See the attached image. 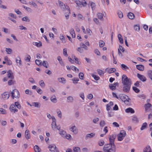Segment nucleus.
<instances>
[{
  "mask_svg": "<svg viewBox=\"0 0 152 152\" xmlns=\"http://www.w3.org/2000/svg\"><path fill=\"white\" fill-rule=\"evenodd\" d=\"M116 137V134H114L109 136V143L105 144L103 148L104 152H115L116 147L114 144L115 140ZM94 152H102L96 151Z\"/></svg>",
  "mask_w": 152,
  "mask_h": 152,
  "instance_id": "f257e3e1",
  "label": "nucleus"
},
{
  "mask_svg": "<svg viewBox=\"0 0 152 152\" xmlns=\"http://www.w3.org/2000/svg\"><path fill=\"white\" fill-rule=\"evenodd\" d=\"M121 80L123 85H131L132 84L131 79L128 78L125 75H122Z\"/></svg>",
  "mask_w": 152,
  "mask_h": 152,
  "instance_id": "f03ea898",
  "label": "nucleus"
},
{
  "mask_svg": "<svg viewBox=\"0 0 152 152\" xmlns=\"http://www.w3.org/2000/svg\"><path fill=\"white\" fill-rule=\"evenodd\" d=\"M126 132L125 131L123 130L121 131L120 133L117 135L118 140L120 141L122 140L124 137L126 136Z\"/></svg>",
  "mask_w": 152,
  "mask_h": 152,
  "instance_id": "7ed1b4c3",
  "label": "nucleus"
},
{
  "mask_svg": "<svg viewBox=\"0 0 152 152\" xmlns=\"http://www.w3.org/2000/svg\"><path fill=\"white\" fill-rule=\"evenodd\" d=\"M11 96L13 99L15 98H19L20 97V93L19 91L16 89L13 90L11 92Z\"/></svg>",
  "mask_w": 152,
  "mask_h": 152,
  "instance_id": "20e7f679",
  "label": "nucleus"
},
{
  "mask_svg": "<svg viewBox=\"0 0 152 152\" xmlns=\"http://www.w3.org/2000/svg\"><path fill=\"white\" fill-rule=\"evenodd\" d=\"M119 97L120 99L123 102H129V100L130 99L129 98V97L125 94H120L119 95Z\"/></svg>",
  "mask_w": 152,
  "mask_h": 152,
  "instance_id": "39448f33",
  "label": "nucleus"
},
{
  "mask_svg": "<svg viewBox=\"0 0 152 152\" xmlns=\"http://www.w3.org/2000/svg\"><path fill=\"white\" fill-rule=\"evenodd\" d=\"M75 2L78 7H80L81 5L85 7L87 4L85 0H83L81 2L79 0H76L75 1Z\"/></svg>",
  "mask_w": 152,
  "mask_h": 152,
  "instance_id": "423d86ee",
  "label": "nucleus"
},
{
  "mask_svg": "<svg viewBox=\"0 0 152 152\" xmlns=\"http://www.w3.org/2000/svg\"><path fill=\"white\" fill-rule=\"evenodd\" d=\"M10 111L12 113H15L17 112L18 110L16 108L15 105L14 104H12L10 106L9 108Z\"/></svg>",
  "mask_w": 152,
  "mask_h": 152,
  "instance_id": "0eeeda50",
  "label": "nucleus"
},
{
  "mask_svg": "<svg viewBox=\"0 0 152 152\" xmlns=\"http://www.w3.org/2000/svg\"><path fill=\"white\" fill-rule=\"evenodd\" d=\"M52 122L51 124L52 128L53 130L56 128V119L54 116H53L52 118Z\"/></svg>",
  "mask_w": 152,
  "mask_h": 152,
  "instance_id": "6e6552de",
  "label": "nucleus"
},
{
  "mask_svg": "<svg viewBox=\"0 0 152 152\" xmlns=\"http://www.w3.org/2000/svg\"><path fill=\"white\" fill-rule=\"evenodd\" d=\"M137 77L142 82H145L146 80V77L143 75H141L139 73L137 74Z\"/></svg>",
  "mask_w": 152,
  "mask_h": 152,
  "instance_id": "1a4fd4ad",
  "label": "nucleus"
},
{
  "mask_svg": "<svg viewBox=\"0 0 152 152\" xmlns=\"http://www.w3.org/2000/svg\"><path fill=\"white\" fill-rule=\"evenodd\" d=\"M123 91L124 92H129L131 85H123Z\"/></svg>",
  "mask_w": 152,
  "mask_h": 152,
  "instance_id": "9d476101",
  "label": "nucleus"
},
{
  "mask_svg": "<svg viewBox=\"0 0 152 152\" xmlns=\"http://www.w3.org/2000/svg\"><path fill=\"white\" fill-rule=\"evenodd\" d=\"M7 76L8 78L11 79H13L14 76L13 75V73L12 71L9 70L7 72Z\"/></svg>",
  "mask_w": 152,
  "mask_h": 152,
  "instance_id": "9b49d317",
  "label": "nucleus"
},
{
  "mask_svg": "<svg viewBox=\"0 0 152 152\" xmlns=\"http://www.w3.org/2000/svg\"><path fill=\"white\" fill-rule=\"evenodd\" d=\"M3 99H8L10 96V94L7 92H5L2 94Z\"/></svg>",
  "mask_w": 152,
  "mask_h": 152,
  "instance_id": "f8f14e48",
  "label": "nucleus"
},
{
  "mask_svg": "<svg viewBox=\"0 0 152 152\" xmlns=\"http://www.w3.org/2000/svg\"><path fill=\"white\" fill-rule=\"evenodd\" d=\"M70 130L75 134H76L77 133V129L75 126H74L70 128Z\"/></svg>",
  "mask_w": 152,
  "mask_h": 152,
  "instance_id": "ddd939ff",
  "label": "nucleus"
},
{
  "mask_svg": "<svg viewBox=\"0 0 152 152\" xmlns=\"http://www.w3.org/2000/svg\"><path fill=\"white\" fill-rule=\"evenodd\" d=\"M48 148H50V151H54L56 148V146L54 144H52L50 145Z\"/></svg>",
  "mask_w": 152,
  "mask_h": 152,
  "instance_id": "4468645a",
  "label": "nucleus"
},
{
  "mask_svg": "<svg viewBox=\"0 0 152 152\" xmlns=\"http://www.w3.org/2000/svg\"><path fill=\"white\" fill-rule=\"evenodd\" d=\"M136 68L137 69L141 71H143L144 69V66L142 65H137Z\"/></svg>",
  "mask_w": 152,
  "mask_h": 152,
  "instance_id": "2eb2a0df",
  "label": "nucleus"
},
{
  "mask_svg": "<svg viewBox=\"0 0 152 152\" xmlns=\"http://www.w3.org/2000/svg\"><path fill=\"white\" fill-rule=\"evenodd\" d=\"M95 135V134L94 133H91L90 134H86V139L88 138H91L94 137Z\"/></svg>",
  "mask_w": 152,
  "mask_h": 152,
  "instance_id": "dca6fc26",
  "label": "nucleus"
},
{
  "mask_svg": "<svg viewBox=\"0 0 152 152\" xmlns=\"http://www.w3.org/2000/svg\"><path fill=\"white\" fill-rule=\"evenodd\" d=\"M125 112L127 113H134V111L132 108L129 107L125 110Z\"/></svg>",
  "mask_w": 152,
  "mask_h": 152,
  "instance_id": "f3484780",
  "label": "nucleus"
},
{
  "mask_svg": "<svg viewBox=\"0 0 152 152\" xmlns=\"http://www.w3.org/2000/svg\"><path fill=\"white\" fill-rule=\"evenodd\" d=\"M25 135L26 138L27 139H29L30 138V135L29 133V131L28 130H26L25 132Z\"/></svg>",
  "mask_w": 152,
  "mask_h": 152,
  "instance_id": "a211bd4d",
  "label": "nucleus"
},
{
  "mask_svg": "<svg viewBox=\"0 0 152 152\" xmlns=\"http://www.w3.org/2000/svg\"><path fill=\"white\" fill-rule=\"evenodd\" d=\"M58 3L59 6L62 9H67L66 8L65 4H64L63 3L61 2V1L58 0Z\"/></svg>",
  "mask_w": 152,
  "mask_h": 152,
  "instance_id": "6ab92c4d",
  "label": "nucleus"
},
{
  "mask_svg": "<svg viewBox=\"0 0 152 152\" xmlns=\"http://www.w3.org/2000/svg\"><path fill=\"white\" fill-rule=\"evenodd\" d=\"M127 16L129 19H134L135 16L133 13L129 12L128 13Z\"/></svg>",
  "mask_w": 152,
  "mask_h": 152,
  "instance_id": "aec40b11",
  "label": "nucleus"
},
{
  "mask_svg": "<svg viewBox=\"0 0 152 152\" xmlns=\"http://www.w3.org/2000/svg\"><path fill=\"white\" fill-rule=\"evenodd\" d=\"M33 44L36 46L37 47H40L42 46V43L41 42L39 41V42H33L32 43Z\"/></svg>",
  "mask_w": 152,
  "mask_h": 152,
  "instance_id": "412c9836",
  "label": "nucleus"
},
{
  "mask_svg": "<svg viewBox=\"0 0 152 152\" xmlns=\"http://www.w3.org/2000/svg\"><path fill=\"white\" fill-rule=\"evenodd\" d=\"M58 81L64 84L66 82V80L65 78L63 77H60L58 78Z\"/></svg>",
  "mask_w": 152,
  "mask_h": 152,
  "instance_id": "4be33fe9",
  "label": "nucleus"
},
{
  "mask_svg": "<svg viewBox=\"0 0 152 152\" xmlns=\"http://www.w3.org/2000/svg\"><path fill=\"white\" fill-rule=\"evenodd\" d=\"M34 149L35 152H41V149L37 145L34 146Z\"/></svg>",
  "mask_w": 152,
  "mask_h": 152,
  "instance_id": "5701e85b",
  "label": "nucleus"
},
{
  "mask_svg": "<svg viewBox=\"0 0 152 152\" xmlns=\"http://www.w3.org/2000/svg\"><path fill=\"white\" fill-rule=\"evenodd\" d=\"M132 120V121L136 123H137L139 122L138 118L136 115L133 116Z\"/></svg>",
  "mask_w": 152,
  "mask_h": 152,
  "instance_id": "b1692460",
  "label": "nucleus"
},
{
  "mask_svg": "<svg viewBox=\"0 0 152 152\" xmlns=\"http://www.w3.org/2000/svg\"><path fill=\"white\" fill-rule=\"evenodd\" d=\"M118 37L120 42L121 44H123L124 43V40L122 38L121 35L120 34H118Z\"/></svg>",
  "mask_w": 152,
  "mask_h": 152,
  "instance_id": "393cba45",
  "label": "nucleus"
},
{
  "mask_svg": "<svg viewBox=\"0 0 152 152\" xmlns=\"http://www.w3.org/2000/svg\"><path fill=\"white\" fill-rule=\"evenodd\" d=\"M16 62L18 64V66H19L21 65V61L19 57H18V58H16Z\"/></svg>",
  "mask_w": 152,
  "mask_h": 152,
  "instance_id": "a878e982",
  "label": "nucleus"
},
{
  "mask_svg": "<svg viewBox=\"0 0 152 152\" xmlns=\"http://www.w3.org/2000/svg\"><path fill=\"white\" fill-rule=\"evenodd\" d=\"M51 101L53 103H56L57 101V99L55 95L51 96L50 99Z\"/></svg>",
  "mask_w": 152,
  "mask_h": 152,
  "instance_id": "bb28decb",
  "label": "nucleus"
},
{
  "mask_svg": "<svg viewBox=\"0 0 152 152\" xmlns=\"http://www.w3.org/2000/svg\"><path fill=\"white\" fill-rule=\"evenodd\" d=\"M147 124L146 122L144 123H143L141 126V128H140V130H142L144 129H145L147 127Z\"/></svg>",
  "mask_w": 152,
  "mask_h": 152,
  "instance_id": "cd10ccee",
  "label": "nucleus"
},
{
  "mask_svg": "<svg viewBox=\"0 0 152 152\" xmlns=\"http://www.w3.org/2000/svg\"><path fill=\"white\" fill-rule=\"evenodd\" d=\"M73 100V98L72 96H70L67 97V102H72Z\"/></svg>",
  "mask_w": 152,
  "mask_h": 152,
  "instance_id": "c85d7f7f",
  "label": "nucleus"
},
{
  "mask_svg": "<svg viewBox=\"0 0 152 152\" xmlns=\"http://www.w3.org/2000/svg\"><path fill=\"white\" fill-rule=\"evenodd\" d=\"M68 7L69 8V7ZM66 10L68 11L67 14V15H65V17L66 19H68L69 18V15L70 13V10L69 8L66 9Z\"/></svg>",
  "mask_w": 152,
  "mask_h": 152,
  "instance_id": "c756f323",
  "label": "nucleus"
},
{
  "mask_svg": "<svg viewBox=\"0 0 152 152\" xmlns=\"http://www.w3.org/2000/svg\"><path fill=\"white\" fill-rule=\"evenodd\" d=\"M73 152H80V148L78 147H73Z\"/></svg>",
  "mask_w": 152,
  "mask_h": 152,
  "instance_id": "7c9ffc66",
  "label": "nucleus"
},
{
  "mask_svg": "<svg viewBox=\"0 0 152 152\" xmlns=\"http://www.w3.org/2000/svg\"><path fill=\"white\" fill-rule=\"evenodd\" d=\"M72 80L73 81V83L74 84H76L78 83V81L79 80L78 78L74 77L72 79Z\"/></svg>",
  "mask_w": 152,
  "mask_h": 152,
  "instance_id": "2f4dec72",
  "label": "nucleus"
},
{
  "mask_svg": "<svg viewBox=\"0 0 152 152\" xmlns=\"http://www.w3.org/2000/svg\"><path fill=\"white\" fill-rule=\"evenodd\" d=\"M104 143V142L103 140H100L98 142V145L100 146H102Z\"/></svg>",
  "mask_w": 152,
  "mask_h": 152,
  "instance_id": "473e14b6",
  "label": "nucleus"
},
{
  "mask_svg": "<svg viewBox=\"0 0 152 152\" xmlns=\"http://www.w3.org/2000/svg\"><path fill=\"white\" fill-rule=\"evenodd\" d=\"M151 106V104L149 103L145 104V110L147 111L150 108Z\"/></svg>",
  "mask_w": 152,
  "mask_h": 152,
  "instance_id": "72a5a7b5",
  "label": "nucleus"
},
{
  "mask_svg": "<svg viewBox=\"0 0 152 152\" xmlns=\"http://www.w3.org/2000/svg\"><path fill=\"white\" fill-rule=\"evenodd\" d=\"M5 50L7 53L9 54H11L12 51V50L9 48H6Z\"/></svg>",
  "mask_w": 152,
  "mask_h": 152,
  "instance_id": "f704fd0d",
  "label": "nucleus"
},
{
  "mask_svg": "<svg viewBox=\"0 0 152 152\" xmlns=\"http://www.w3.org/2000/svg\"><path fill=\"white\" fill-rule=\"evenodd\" d=\"M104 42L102 40H100L99 41V45L100 48L102 47L104 45Z\"/></svg>",
  "mask_w": 152,
  "mask_h": 152,
  "instance_id": "c9c22d12",
  "label": "nucleus"
},
{
  "mask_svg": "<svg viewBox=\"0 0 152 152\" xmlns=\"http://www.w3.org/2000/svg\"><path fill=\"white\" fill-rule=\"evenodd\" d=\"M7 113V112L6 110L2 108H0V114H6Z\"/></svg>",
  "mask_w": 152,
  "mask_h": 152,
  "instance_id": "e433bc0d",
  "label": "nucleus"
},
{
  "mask_svg": "<svg viewBox=\"0 0 152 152\" xmlns=\"http://www.w3.org/2000/svg\"><path fill=\"white\" fill-rule=\"evenodd\" d=\"M97 15L98 17V18L101 20H102L103 18V15L100 12H98L97 14Z\"/></svg>",
  "mask_w": 152,
  "mask_h": 152,
  "instance_id": "4c0bfd02",
  "label": "nucleus"
},
{
  "mask_svg": "<svg viewBox=\"0 0 152 152\" xmlns=\"http://www.w3.org/2000/svg\"><path fill=\"white\" fill-rule=\"evenodd\" d=\"M22 20L23 21L28 22L30 21V19L28 18L27 16H25L22 18Z\"/></svg>",
  "mask_w": 152,
  "mask_h": 152,
  "instance_id": "58836bf2",
  "label": "nucleus"
},
{
  "mask_svg": "<svg viewBox=\"0 0 152 152\" xmlns=\"http://www.w3.org/2000/svg\"><path fill=\"white\" fill-rule=\"evenodd\" d=\"M32 105L37 107L39 108L40 107V104L38 102H33Z\"/></svg>",
  "mask_w": 152,
  "mask_h": 152,
  "instance_id": "ea45409f",
  "label": "nucleus"
},
{
  "mask_svg": "<svg viewBox=\"0 0 152 152\" xmlns=\"http://www.w3.org/2000/svg\"><path fill=\"white\" fill-rule=\"evenodd\" d=\"M148 75L152 81V71L149 70L148 72Z\"/></svg>",
  "mask_w": 152,
  "mask_h": 152,
  "instance_id": "a19ab883",
  "label": "nucleus"
},
{
  "mask_svg": "<svg viewBox=\"0 0 152 152\" xmlns=\"http://www.w3.org/2000/svg\"><path fill=\"white\" fill-rule=\"evenodd\" d=\"M57 59L58 60V61H59V63H60V64L62 66V65H64V63H63V61H62V60L61 57L58 56V57H57Z\"/></svg>",
  "mask_w": 152,
  "mask_h": 152,
  "instance_id": "79ce46f5",
  "label": "nucleus"
},
{
  "mask_svg": "<svg viewBox=\"0 0 152 152\" xmlns=\"http://www.w3.org/2000/svg\"><path fill=\"white\" fill-rule=\"evenodd\" d=\"M109 87L110 88L112 91H114L116 89V87H115L112 84H110L109 85Z\"/></svg>",
  "mask_w": 152,
  "mask_h": 152,
  "instance_id": "37998d69",
  "label": "nucleus"
},
{
  "mask_svg": "<svg viewBox=\"0 0 152 152\" xmlns=\"http://www.w3.org/2000/svg\"><path fill=\"white\" fill-rule=\"evenodd\" d=\"M134 30L137 31H139L140 30V27L139 25H135L134 26Z\"/></svg>",
  "mask_w": 152,
  "mask_h": 152,
  "instance_id": "c03bdc74",
  "label": "nucleus"
},
{
  "mask_svg": "<svg viewBox=\"0 0 152 152\" xmlns=\"http://www.w3.org/2000/svg\"><path fill=\"white\" fill-rule=\"evenodd\" d=\"M116 70L115 68H111L108 70V72L109 73H111L114 72Z\"/></svg>",
  "mask_w": 152,
  "mask_h": 152,
  "instance_id": "a18cd8bd",
  "label": "nucleus"
},
{
  "mask_svg": "<svg viewBox=\"0 0 152 152\" xmlns=\"http://www.w3.org/2000/svg\"><path fill=\"white\" fill-rule=\"evenodd\" d=\"M15 107H16L18 109H20L21 108V106L20 104L18 102H15Z\"/></svg>",
  "mask_w": 152,
  "mask_h": 152,
  "instance_id": "49530a36",
  "label": "nucleus"
},
{
  "mask_svg": "<svg viewBox=\"0 0 152 152\" xmlns=\"http://www.w3.org/2000/svg\"><path fill=\"white\" fill-rule=\"evenodd\" d=\"M42 65L45 67L47 68L48 67V62L46 61H43Z\"/></svg>",
  "mask_w": 152,
  "mask_h": 152,
  "instance_id": "de8ad7c7",
  "label": "nucleus"
},
{
  "mask_svg": "<svg viewBox=\"0 0 152 152\" xmlns=\"http://www.w3.org/2000/svg\"><path fill=\"white\" fill-rule=\"evenodd\" d=\"M121 68L124 70H126V69H129V67H127L126 65L124 64H121Z\"/></svg>",
  "mask_w": 152,
  "mask_h": 152,
  "instance_id": "09e8293b",
  "label": "nucleus"
},
{
  "mask_svg": "<svg viewBox=\"0 0 152 152\" xmlns=\"http://www.w3.org/2000/svg\"><path fill=\"white\" fill-rule=\"evenodd\" d=\"M36 64L38 65H42V61L40 60L36 59L35 61Z\"/></svg>",
  "mask_w": 152,
  "mask_h": 152,
  "instance_id": "8fccbe9b",
  "label": "nucleus"
},
{
  "mask_svg": "<svg viewBox=\"0 0 152 152\" xmlns=\"http://www.w3.org/2000/svg\"><path fill=\"white\" fill-rule=\"evenodd\" d=\"M80 45L81 46V47L84 48L86 50H88V47L84 43H80Z\"/></svg>",
  "mask_w": 152,
  "mask_h": 152,
  "instance_id": "3c124183",
  "label": "nucleus"
},
{
  "mask_svg": "<svg viewBox=\"0 0 152 152\" xmlns=\"http://www.w3.org/2000/svg\"><path fill=\"white\" fill-rule=\"evenodd\" d=\"M31 58V57L29 55H28L25 57V60L29 62L30 61V60Z\"/></svg>",
  "mask_w": 152,
  "mask_h": 152,
  "instance_id": "603ef678",
  "label": "nucleus"
},
{
  "mask_svg": "<svg viewBox=\"0 0 152 152\" xmlns=\"http://www.w3.org/2000/svg\"><path fill=\"white\" fill-rule=\"evenodd\" d=\"M15 82V81L12 80H9L8 82V85L9 86L11 85L12 84H13Z\"/></svg>",
  "mask_w": 152,
  "mask_h": 152,
  "instance_id": "864d4df0",
  "label": "nucleus"
},
{
  "mask_svg": "<svg viewBox=\"0 0 152 152\" xmlns=\"http://www.w3.org/2000/svg\"><path fill=\"white\" fill-rule=\"evenodd\" d=\"M63 54L64 56H67L68 54L67 53V49L66 48H64L63 50Z\"/></svg>",
  "mask_w": 152,
  "mask_h": 152,
  "instance_id": "5fc2aeb1",
  "label": "nucleus"
},
{
  "mask_svg": "<svg viewBox=\"0 0 152 152\" xmlns=\"http://www.w3.org/2000/svg\"><path fill=\"white\" fill-rule=\"evenodd\" d=\"M91 76L96 80H98L100 78L98 76L94 75V74H92Z\"/></svg>",
  "mask_w": 152,
  "mask_h": 152,
  "instance_id": "6e6d98bb",
  "label": "nucleus"
},
{
  "mask_svg": "<svg viewBox=\"0 0 152 152\" xmlns=\"http://www.w3.org/2000/svg\"><path fill=\"white\" fill-rule=\"evenodd\" d=\"M23 7L24 8V9L26 10L27 11L29 12H31L32 11V10L31 8L29 7H26L25 6H23Z\"/></svg>",
  "mask_w": 152,
  "mask_h": 152,
  "instance_id": "4d7b16f0",
  "label": "nucleus"
},
{
  "mask_svg": "<svg viewBox=\"0 0 152 152\" xmlns=\"http://www.w3.org/2000/svg\"><path fill=\"white\" fill-rule=\"evenodd\" d=\"M57 113L58 117H59L60 118H61L62 117V114L61 112L59 110H57Z\"/></svg>",
  "mask_w": 152,
  "mask_h": 152,
  "instance_id": "13d9d810",
  "label": "nucleus"
},
{
  "mask_svg": "<svg viewBox=\"0 0 152 152\" xmlns=\"http://www.w3.org/2000/svg\"><path fill=\"white\" fill-rule=\"evenodd\" d=\"M39 85L42 87H44L45 86V84L43 80H41L39 83Z\"/></svg>",
  "mask_w": 152,
  "mask_h": 152,
  "instance_id": "bf43d9fd",
  "label": "nucleus"
},
{
  "mask_svg": "<svg viewBox=\"0 0 152 152\" xmlns=\"http://www.w3.org/2000/svg\"><path fill=\"white\" fill-rule=\"evenodd\" d=\"M79 77L80 79L83 80L84 79V74L82 72H80L79 74Z\"/></svg>",
  "mask_w": 152,
  "mask_h": 152,
  "instance_id": "052dcab7",
  "label": "nucleus"
},
{
  "mask_svg": "<svg viewBox=\"0 0 152 152\" xmlns=\"http://www.w3.org/2000/svg\"><path fill=\"white\" fill-rule=\"evenodd\" d=\"M105 124V122L104 120H102L99 123V125L101 127H103Z\"/></svg>",
  "mask_w": 152,
  "mask_h": 152,
  "instance_id": "680f3d73",
  "label": "nucleus"
},
{
  "mask_svg": "<svg viewBox=\"0 0 152 152\" xmlns=\"http://www.w3.org/2000/svg\"><path fill=\"white\" fill-rule=\"evenodd\" d=\"M133 90L136 93H138L139 92L140 90L138 88L135 87H132Z\"/></svg>",
  "mask_w": 152,
  "mask_h": 152,
  "instance_id": "e2e57ef3",
  "label": "nucleus"
},
{
  "mask_svg": "<svg viewBox=\"0 0 152 152\" xmlns=\"http://www.w3.org/2000/svg\"><path fill=\"white\" fill-rule=\"evenodd\" d=\"M91 6L92 10L95 9L96 5L94 3L92 2L91 4Z\"/></svg>",
  "mask_w": 152,
  "mask_h": 152,
  "instance_id": "0e129e2a",
  "label": "nucleus"
},
{
  "mask_svg": "<svg viewBox=\"0 0 152 152\" xmlns=\"http://www.w3.org/2000/svg\"><path fill=\"white\" fill-rule=\"evenodd\" d=\"M60 39L61 41H62L63 42V43L65 42V40L64 37L63 35H61L60 37Z\"/></svg>",
  "mask_w": 152,
  "mask_h": 152,
  "instance_id": "69168bd1",
  "label": "nucleus"
},
{
  "mask_svg": "<svg viewBox=\"0 0 152 152\" xmlns=\"http://www.w3.org/2000/svg\"><path fill=\"white\" fill-rule=\"evenodd\" d=\"M98 73L100 75H102L104 74L103 71L100 69H99L97 70Z\"/></svg>",
  "mask_w": 152,
  "mask_h": 152,
  "instance_id": "338daca9",
  "label": "nucleus"
},
{
  "mask_svg": "<svg viewBox=\"0 0 152 152\" xmlns=\"http://www.w3.org/2000/svg\"><path fill=\"white\" fill-rule=\"evenodd\" d=\"M118 17L120 18H121L123 17V13L121 11H118Z\"/></svg>",
  "mask_w": 152,
  "mask_h": 152,
  "instance_id": "774afa93",
  "label": "nucleus"
}]
</instances>
